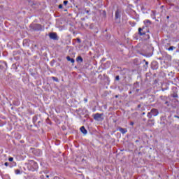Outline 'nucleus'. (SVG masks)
<instances>
[{"instance_id":"f257e3e1","label":"nucleus","mask_w":179,"mask_h":179,"mask_svg":"<svg viewBox=\"0 0 179 179\" xmlns=\"http://www.w3.org/2000/svg\"><path fill=\"white\" fill-rule=\"evenodd\" d=\"M159 115V110L156 108L151 109L150 112L147 114L148 117L150 120L152 117H157Z\"/></svg>"},{"instance_id":"f03ea898","label":"nucleus","mask_w":179,"mask_h":179,"mask_svg":"<svg viewBox=\"0 0 179 179\" xmlns=\"http://www.w3.org/2000/svg\"><path fill=\"white\" fill-rule=\"evenodd\" d=\"M28 167H29L31 171H36V170H37V169H38V165L36 164V162H34L33 160H30V161H29Z\"/></svg>"},{"instance_id":"7ed1b4c3","label":"nucleus","mask_w":179,"mask_h":179,"mask_svg":"<svg viewBox=\"0 0 179 179\" xmlns=\"http://www.w3.org/2000/svg\"><path fill=\"white\" fill-rule=\"evenodd\" d=\"M103 115V113H96L93 115V118L95 121H103L104 120Z\"/></svg>"},{"instance_id":"20e7f679","label":"nucleus","mask_w":179,"mask_h":179,"mask_svg":"<svg viewBox=\"0 0 179 179\" xmlns=\"http://www.w3.org/2000/svg\"><path fill=\"white\" fill-rule=\"evenodd\" d=\"M50 38L52 40H58V36H57L56 33L52 32L49 34Z\"/></svg>"},{"instance_id":"39448f33","label":"nucleus","mask_w":179,"mask_h":179,"mask_svg":"<svg viewBox=\"0 0 179 179\" xmlns=\"http://www.w3.org/2000/svg\"><path fill=\"white\" fill-rule=\"evenodd\" d=\"M34 30L39 31L40 30H43V27H41V24H36L34 27Z\"/></svg>"},{"instance_id":"423d86ee","label":"nucleus","mask_w":179,"mask_h":179,"mask_svg":"<svg viewBox=\"0 0 179 179\" xmlns=\"http://www.w3.org/2000/svg\"><path fill=\"white\" fill-rule=\"evenodd\" d=\"M138 34L139 36H145L146 31H145V27L138 28Z\"/></svg>"},{"instance_id":"0eeeda50","label":"nucleus","mask_w":179,"mask_h":179,"mask_svg":"<svg viewBox=\"0 0 179 179\" xmlns=\"http://www.w3.org/2000/svg\"><path fill=\"white\" fill-rule=\"evenodd\" d=\"M151 68L152 69H157L158 66H157V63L156 62H153L151 64Z\"/></svg>"},{"instance_id":"6e6552de","label":"nucleus","mask_w":179,"mask_h":179,"mask_svg":"<svg viewBox=\"0 0 179 179\" xmlns=\"http://www.w3.org/2000/svg\"><path fill=\"white\" fill-rule=\"evenodd\" d=\"M80 129L81 132L84 134V135H86V134H87V130H86L84 126L81 127Z\"/></svg>"},{"instance_id":"1a4fd4ad","label":"nucleus","mask_w":179,"mask_h":179,"mask_svg":"<svg viewBox=\"0 0 179 179\" xmlns=\"http://www.w3.org/2000/svg\"><path fill=\"white\" fill-rule=\"evenodd\" d=\"M148 125L150 127H153V125H155V120H148Z\"/></svg>"},{"instance_id":"9d476101","label":"nucleus","mask_w":179,"mask_h":179,"mask_svg":"<svg viewBox=\"0 0 179 179\" xmlns=\"http://www.w3.org/2000/svg\"><path fill=\"white\" fill-rule=\"evenodd\" d=\"M121 17V15L120 14V10H117L115 12V19H120Z\"/></svg>"},{"instance_id":"9b49d317","label":"nucleus","mask_w":179,"mask_h":179,"mask_svg":"<svg viewBox=\"0 0 179 179\" xmlns=\"http://www.w3.org/2000/svg\"><path fill=\"white\" fill-rule=\"evenodd\" d=\"M66 59H67V61H69L70 62H71V64H74L75 63V59L71 58V57H69V56L66 57Z\"/></svg>"},{"instance_id":"f8f14e48","label":"nucleus","mask_w":179,"mask_h":179,"mask_svg":"<svg viewBox=\"0 0 179 179\" xmlns=\"http://www.w3.org/2000/svg\"><path fill=\"white\" fill-rule=\"evenodd\" d=\"M119 131L122 133V134H127V129H124V128H119Z\"/></svg>"},{"instance_id":"ddd939ff","label":"nucleus","mask_w":179,"mask_h":179,"mask_svg":"<svg viewBox=\"0 0 179 179\" xmlns=\"http://www.w3.org/2000/svg\"><path fill=\"white\" fill-rule=\"evenodd\" d=\"M77 62H83V58H82V57L78 56L76 59Z\"/></svg>"},{"instance_id":"4468645a","label":"nucleus","mask_w":179,"mask_h":179,"mask_svg":"<svg viewBox=\"0 0 179 179\" xmlns=\"http://www.w3.org/2000/svg\"><path fill=\"white\" fill-rule=\"evenodd\" d=\"M173 50H176V47L171 46L168 48V51H173Z\"/></svg>"},{"instance_id":"2eb2a0df","label":"nucleus","mask_w":179,"mask_h":179,"mask_svg":"<svg viewBox=\"0 0 179 179\" xmlns=\"http://www.w3.org/2000/svg\"><path fill=\"white\" fill-rule=\"evenodd\" d=\"M52 80H55V82H59V80H58V78L57 77H52Z\"/></svg>"},{"instance_id":"dca6fc26","label":"nucleus","mask_w":179,"mask_h":179,"mask_svg":"<svg viewBox=\"0 0 179 179\" xmlns=\"http://www.w3.org/2000/svg\"><path fill=\"white\" fill-rule=\"evenodd\" d=\"M15 174H20V170H19V169H16L15 171Z\"/></svg>"},{"instance_id":"f3484780","label":"nucleus","mask_w":179,"mask_h":179,"mask_svg":"<svg viewBox=\"0 0 179 179\" xmlns=\"http://www.w3.org/2000/svg\"><path fill=\"white\" fill-rule=\"evenodd\" d=\"M172 97L177 98L178 97V95L177 94H173Z\"/></svg>"},{"instance_id":"a211bd4d","label":"nucleus","mask_w":179,"mask_h":179,"mask_svg":"<svg viewBox=\"0 0 179 179\" xmlns=\"http://www.w3.org/2000/svg\"><path fill=\"white\" fill-rule=\"evenodd\" d=\"M63 3H64V5H65V6H66V5H68V1H64V2H63Z\"/></svg>"},{"instance_id":"6ab92c4d","label":"nucleus","mask_w":179,"mask_h":179,"mask_svg":"<svg viewBox=\"0 0 179 179\" xmlns=\"http://www.w3.org/2000/svg\"><path fill=\"white\" fill-rule=\"evenodd\" d=\"M144 23H149V24H150V20H145Z\"/></svg>"},{"instance_id":"aec40b11","label":"nucleus","mask_w":179,"mask_h":179,"mask_svg":"<svg viewBox=\"0 0 179 179\" xmlns=\"http://www.w3.org/2000/svg\"><path fill=\"white\" fill-rule=\"evenodd\" d=\"M115 80H120V76H117L115 77Z\"/></svg>"},{"instance_id":"412c9836","label":"nucleus","mask_w":179,"mask_h":179,"mask_svg":"<svg viewBox=\"0 0 179 179\" xmlns=\"http://www.w3.org/2000/svg\"><path fill=\"white\" fill-rule=\"evenodd\" d=\"M8 160H9V162H13V157H10V158L8 159Z\"/></svg>"},{"instance_id":"4be33fe9","label":"nucleus","mask_w":179,"mask_h":179,"mask_svg":"<svg viewBox=\"0 0 179 179\" xmlns=\"http://www.w3.org/2000/svg\"><path fill=\"white\" fill-rule=\"evenodd\" d=\"M4 165H5L6 167H8V166H9V163L5 162V163H4Z\"/></svg>"},{"instance_id":"5701e85b","label":"nucleus","mask_w":179,"mask_h":179,"mask_svg":"<svg viewBox=\"0 0 179 179\" xmlns=\"http://www.w3.org/2000/svg\"><path fill=\"white\" fill-rule=\"evenodd\" d=\"M59 9H62V4L59 5Z\"/></svg>"},{"instance_id":"b1692460","label":"nucleus","mask_w":179,"mask_h":179,"mask_svg":"<svg viewBox=\"0 0 179 179\" xmlns=\"http://www.w3.org/2000/svg\"><path fill=\"white\" fill-rule=\"evenodd\" d=\"M134 124H135V123L134 122H130V125L134 126Z\"/></svg>"},{"instance_id":"393cba45","label":"nucleus","mask_w":179,"mask_h":179,"mask_svg":"<svg viewBox=\"0 0 179 179\" xmlns=\"http://www.w3.org/2000/svg\"><path fill=\"white\" fill-rule=\"evenodd\" d=\"M77 41H78V43H81L82 42L80 38H77Z\"/></svg>"},{"instance_id":"a878e982","label":"nucleus","mask_w":179,"mask_h":179,"mask_svg":"<svg viewBox=\"0 0 179 179\" xmlns=\"http://www.w3.org/2000/svg\"><path fill=\"white\" fill-rule=\"evenodd\" d=\"M173 117L174 118H178L179 120V116L175 115Z\"/></svg>"},{"instance_id":"bb28decb","label":"nucleus","mask_w":179,"mask_h":179,"mask_svg":"<svg viewBox=\"0 0 179 179\" xmlns=\"http://www.w3.org/2000/svg\"><path fill=\"white\" fill-rule=\"evenodd\" d=\"M145 65H146V66L148 67V66L149 65V62H145Z\"/></svg>"},{"instance_id":"cd10ccee","label":"nucleus","mask_w":179,"mask_h":179,"mask_svg":"<svg viewBox=\"0 0 179 179\" xmlns=\"http://www.w3.org/2000/svg\"><path fill=\"white\" fill-rule=\"evenodd\" d=\"M166 19H170V16H166Z\"/></svg>"},{"instance_id":"c85d7f7f","label":"nucleus","mask_w":179,"mask_h":179,"mask_svg":"<svg viewBox=\"0 0 179 179\" xmlns=\"http://www.w3.org/2000/svg\"><path fill=\"white\" fill-rule=\"evenodd\" d=\"M146 113L145 112L143 113V115H145Z\"/></svg>"},{"instance_id":"c756f323","label":"nucleus","mask_w":179,"mask_h":179,"mask_svg":"<svg viewBox=\"0 0 179 179\" xmlns=\"http://www.w3.org/2000/svg\"><path fill=\"white\" fill-rule=\"evenodd\" d=\"M85 102H87V99H85Z\"/></svg>"},{"instance_id":"7c9ffc66","label":"nucleus","mask_w":179,"mask_h":179,"mask_svg":"<svg viewBox=\"0 0 179 179\" xmlns=\"http://www.w3.org/2000/svg\"><path fill=\"white\" fill-rule=\"evenodd\" d=\"M115 97H116V98L118 97V95H116Z\"/></svg>"},{"instance_id":"2f4dec72","label":"nucleus","mask_w":179,"mask_h":179,"mask_svg":"<svg viewBox=\"0 0 179 179\" xmlns=\"http://www.w3.org/2000/svg\"><path fill=\"white\" fill-rule=\"evenodd\" d=\"M138 107H141V105H138Z\"/></svg>"},{"instance_id":"473e14b6","label":"nucleus","mask_w":179,"mask_h":179,"mask_svg":"<svg viewBox=\"0 0 179 179\" xmlns=\"http://www.w3.org/2000/svg\"><path fill=\"white\" fill-rule=\"evenodd\" d=\"M5 65H6V62H4Z\"/></svg>"},{"instance_id":"72a5a7b5","label":"nucleus","mask_w":179,"mask_h":179,"mask_svg":"<svg viewBox=\"0 0 179 179\" xmlns=\"http://www.w3.org/2000/svg\"><path fill=\"white\" fill-rule=\"evenodd\" d=\"M143 61H144L145 62H146V60H145V59H144Z\"/></svg>"},{"instance_id":"f704fd0d","label":"nucleus","mask_w":179,"mask_h":179,"mask_svg":"<svg viewBox=\"0 0 179 179\" xmlns=\"http://www.w3.org/2000/svg\"><path fill=\"white\" fill-rule=\"evenodd\" d=\"M46 177L48 178V176H46Z\"/></svg>"},{"instance_id":"c9c22d12","label":"nucleus","mask_w":179,"mask_h":179,"mask_svg":"<svg viewBox=\"0 0 179 179\" xmlns=\"http://www.w3.org/2000/svg\"><path fill=\"white\" fill-rule=\"evenodd\" d=\"M136 142H138V140H136Z\"/></svg>"}]
</instances>
